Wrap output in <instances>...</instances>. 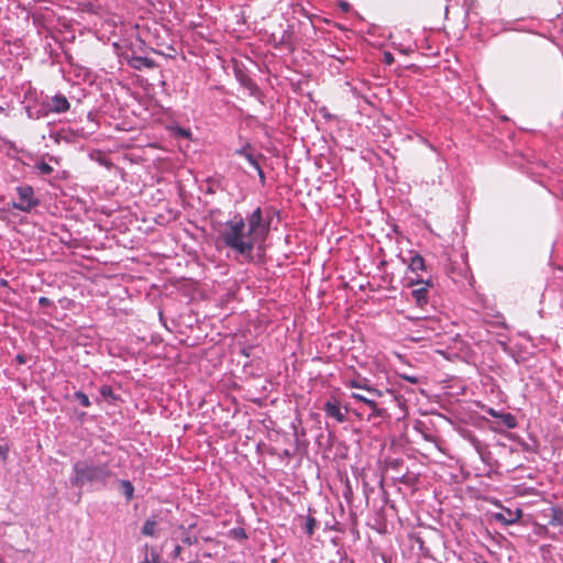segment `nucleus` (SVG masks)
<instances>
[{
    "mask_svg": "<svg viewBox=\"0 0 563 563\" xmlns=\"http://www.w3.org/2000/svg\"><path fill=\"white\" fill-rule=\"evenodd\" d=\"M352 397H353L354 399H356L357 401H362V402H364V404H366V401H368V399H369V398H367V397H365V396H363V395H361V394H358V393H353V394H352Z\"/></svg>",
    "mask_w": 563,
    "mask_h": 563,
    "instance_id": "nucleus-24",
    "label": "nucleus"
},
{
    "mask_svg": "<svg viewBox=\"0 0 563 563\" xmlns=\"http://www.w3.org/2000/svg\"><path fill=\"white\" fill-rule=\"evenodd\" d=\"M365 405H367L372 410L367 420H372L375 417H383L386 412L384 409L378 407L377 402L374 399H368V401H366Z\"/></svg>",
    "mask_w": 563,
    "mask_h": 563,
    "instance_id": "nucleus-13",
    "label": "nucleus"
},
{
    "mask_svg": "<svg viewBox=\"0 0 563 563\" xmlns=\"http://www.w3.org/2000/svg\"><path fill=\"white\" fill-rule=\"evenodd\" d=\"M36 168L42 175H49L53 173V167L44 161L36 164Z\"/></svg>",
    "mask_w": 563,
    "mask_h": 563,
    "instance_id": "nucleus-20",
    "label": "nucleus"
},
{
    "mask_svg": "<svg viewBox=\"0 0 563 563\" xmlns=\"http://www.w3.org/2000/svg\"><path fill=\"white\" fill-rule=\"evenodd\" d=\"M183 542L188 544V545H191V544H195L197 542V538L196 537H190V536H187L183 539Z\"/></svg>",
    "mask_w": 563,
    "mask_h": 563,
    "instance_id": "nucleus-26",
    "label": "nucleus"
},
{
    "mask_svg": "<svg viewBox=\"0 0 563 563\" xmlns=\"http://www.w3.org/2000/svg\"><path fill=\"white\" fill-rule=\"evenodd\" d=\"M100 394L104 397V398H108V397H112L113 396V391L111 389V387L109 386H102L101 389H100Z\"/></svg>",
    "mask_w": 563,
    "mask_h": 563,
    "instance_id": "nucleus-22",
    "label": "nucleus"
},
{
    "mask_svg": "<svg viewBox=\"0 0 563 563\" xmlns=\"http://www.w3.org/2000/svg\"><path fill=\"white\" fill-rule=\"evenodd\" d=\"M229 534L231 538L239 540V541H244L249 538L245 530L240 527L231 529L229 531Z\"/></svg>",
    "mask_w": 563,
    "mask_h": 563,
    "instance_id": "nucleus-17",
    "label": "nucleus"
},
{
    "mask_svg": "<svg viewBox=\"0 0 563 563\" xmlns=\"http://www.w3.org/2000/svg\"><path fill=\"white\" fill-rule=\"evenodd\" d=\"M402 378L408 380L411 384H417L418 383V378L416 376L402 375Z\"/></svg>",
    "mask_w": 563,
    "mask_h": 563,
    "instance_id": "nucleus-30",
    "label": "nucleus"
},
{
    "mask_svg": "<svg viewBox=\"0 0 563 563\" xmlns=\"http://www.w3.org/2000/svg\"><path fill=\"white\" fill-rule=\"evenodd\" d=\"M323 410L327 413V416L333 418L339 423H343L347 420V408L345 407V411L343 412L341 409L340 401L335 398H333L332 400H328L323 406Z\"/></svg>",
    "mask_w": 563,
    "mask_h": 563,
    "instance_id": "nucleus-6",
    "label": "nucleus"
},
{
    "mask_svg": "<svg viewBox=\"0 0 563 563\" xmlns=\"http://www.w3.org/2000/svg\"><path fill=\"white\" fill-rule=\"evenodd\" d=\"M0 563H4V561L2 560V558L0 556Z\"/></svg>",
    "mask_w": 563,
    "mask_h": 563,
    "instance_id": "nucleus-33",
    "label": "nucleus"
},
{
    "mask_svg": "<svg viewBox=\"0 0 563 563\" xmlns=\"http://www.w3.org/2000/svg\"><path fill=\"white\" fill-rule=\"evenodd\" d=\"M407 286H419L411 291V296L418 307L422 308L429 302V288L432 287L430 280H410Z\"/></svg>",
    "mask_w": 563,
    "mask_h": 563,
    "instance_id": "nucleus-5",
    "label": "nucleus"
},
{
    "mask_svg": "<svg viewBox=\"0 0 563 563\" xmlns=\"http://www.w3.org/2000/svg\"><path fill=\"white\" fill-rule=\"evenodd\" d=\"M8 452H9V449L4 445H1L0 444V457L5 461L7 457H8Z\"/></svg>",
    "mask_w": 563,
    "mask_h": 563,
    "instance_id": "nucleus-25",
    "label": "nucleus"
},
{
    "mask_svg": "<svg viewBox=\"0 0 563 563\" xmlns=\"http://www.w3.org/2000/svg\"><path fill=\"white\" fill-rule=\"evenodd\" d=\"M498 419L508 428L514 429L517 427V419L510 412H504L498 415Z\"/></svg>",
    "mask_w": 563,
    "mask_h": 563,
    "instance_id": "nucleus-14",
    "label": "nucleus"
},
{
    "mask_svg": "<svg viewBox=\"0 0 563 563\" xmlns=\"http://www.w3.org/2000/svg\"><path fill=\"white\" fill-rule=\"evenodd\" d=\"M394 56L391 53H385L384 54V62L387 64V65H390L394 63Z\"/></svg>",
    "mask_w": 563,
    "mask_h": 563,
    "instance_id": "nucleus-27",
    "label": "nucleus"
},
{
    "mask_svg": "<svg viewBox=\"0 0 563 563\" xmlns=\"http://www.w3.org/2000/svg\"><path fill=\"white\" fill-rule=\"evenodd\" d=\"M235 154L239 155V156H242L244 157L249 164L253 167H257L258 165V162L257 159L254 157L253 155V150H252V146L250 144H246L245 146H243L242 148L240 150H236L235 151Z\"/></svg>",
    "mask_w": 563,
    "mask_h": 563,
    "instance_id": "nucleus-11",
    "label": "nucleus"
},
{
    "mask_svg": "<svg viewBox=\"0 0 563 563\" xmlns=\"http://www.w3.org/2000/svg\"><path fill=\"white\" fill-rule=\"evenodd\" d=\"M122 493L125 496L126 500L130 501L133 498L134 487L130 481L122 479L120 482Z\"/></svg>",
    "mask_w": 563,
    "mask_h": 563,
    "instance_id": "nucleus-16",
    "label": "nucleus"
},
{
    "mask_svg": "<svg viewBox=\"0 0 563 563\" xmlns=\"http://www.w3.org/2000/svg\"><path fill=\"white\" fill-rule=\"evenodd\" d=\"M260 176V179L262 181V184L265 183V174L263 172V169L261 168L260 164L257 165V167H254Z\"/></svg>",
    "mask_w": 563,
    "mask_h": 563,
    "instance_id": "nucleus-28",
    "label": "nucleus"
},
{
    "mask_svg": "<svg viewBox=\"0 0 563 563\" xmlns=\"http://www.w3.org/2000/svg\"><path fill=\"white\" fill-rule=\"evenodd\" d=\"M70 103L64 95H55L49 103V110L55 113H64L68 111Z\"/></svg>",
    "mask_w": 563,
    "mask_h": 563,
    "instance_id": "nucleus-8",
    "label": "nucleus"
},
{
    "mask_svg": "<svg viewBox=\"0 0 563 563\" xmlns=\"http://www.w3.org/2000/svg\"><path fill=\"white\" fill-rule=\"evenodd\" d=\"M16 360L19 363H24V357L22 355H18Z\"/></svg>",
    "mask_w": 563,
    "mask_h": 563,
    "instance_id": "nucleus-32",
    "label": "nucleus"
},
{
    "mask_svg": "<svg viewBox=\"0 0 563 563\" xmlns=\"http://www.w3.org/2000/svg\"><path fill=\"white\" fill-rule=\"evenodd\" d=\"M522 517V510L517 508L511 510L509 508H503L499 512L495 514V519L504 525H512L519 521Z\"/></svg>",
    "mask_w": 563,
    "mask_h": 563,
    "instance_id": "nucleus-7",
    "label": "nucleus"
},
{
    "mask_svg": "<svg viewBox=\"0 0 563 563\" xmlns=\"http://www.w3.org/2000/svg\"><path fill=\"white\" fill-rule=\"evenodd\" d=\"M316 526H317V520H316L313 517L308 516V517L306 518L305 529H306V532H307L309 536H312V534H313Z\"/></svg>",
    "mask_w": 563,
    "mask_h": 563,
    "instance_id": "nucleus-18",
    "label": "nucleus"
},
{
    "mask_svg": "<svg viewBox=\"0 0 563 563\" xmlns=\"http://www.w3.org/2000/svg\"><path fill=\"white\" fill-rule=\"evenodd\" d=\"M410 320L417 322L419 329L416 331L417 335L412 338L413 341L427 340L430 339L432 334L440 333V322L435 319L430 318H409Z\"/></svg>",
    "mask_w": 563,
    "mask_h": 563,
    "instance_id": "nucleus-4",
    "label": "nucleus"
},
{
    "mask_svg": "<svg viewBox=\"0 0 563 563\" xmlns=\"http://www.w3.org/2000/svg\"><path fill=\"white\" fill-rule=\"evenodd\" d=\"M75 398L79 401V404L82 406V407H90V400H89V397L82 393V391H77L75 393Z\"/></svg>",
    "mask_w": 563,
    "mask_h": 563,
    "instance_id": "nucleus-19",
    "label": "nucleus"
},
{
    "mask_svg": "<svg viewBox=\"0 0 563 563\" xmlns=\"http://www.w3.org/2000/svg\"><path fill=\"white\" fill-rule=\"evenodd\" d=\"M365 382H366V379H362V380L351 379V380H347L345 384H346V386H350L352 388L365 389L368 394H371L373 396H376V397L382 396L380 390L366 385Z\"/></svg>",
    "mask_w": 563,
    "mask_h": 563,
    "instance_id": "nucleus-10",
    "label": "nucleus"
},
{
    "mask_svg": "<svg viewBox=\"0 0 563 563\" xmlns=\"http://www.w3.org/2000/svg\"><path fill=\"white\" fill-rule=\"evenodd\" d=\"M409 269L412 272L424 271V258L419 254L413 255L409 263Z\"/></svg>",
    "mask_w": 563,
    "mask_h": 563,
    "instance_id": "nucleus-12",
    "label": "nucleus"
},
{
    "mask_svg": "<svg viewBox=\"0 0 563 563\" xmlns=\"http://www.w3.org/2000/svg\"><path fill=\"white\" fill-rule=\"evenodd\" d=\"M38 303L43 307L49 306L52 301L47 297H41Z\"/></svg>",
    "mask_w": 563,
    "mask_h": 563,
    "instance_id": "nucleus-29",
    "label": "nucleus"
},
{
    "mask_svg": "<svg viewBox=\"0 0 563 563\" xmlns=\"http://www.w3.org/2000/svg\"><path fill=\"white\" fill-rule=\"evenodd\" d=\"M156 525H157V522L154 519V517L148 518L142 528V534L147 536V537H154Z\"/></svg>",
    "mask_w": 563,
    "mask_h": 563,
    "instance_id": "nucleus-15",
    "label": "nucleus"
},
{
    "mask_svg": "<svg viewBox=\"0 0 563 563\" xmlns=\"http://www.w3.org/2000/svg\"><path fill=\"white\" fill-rule=\"evenodd\" d=\"M75 476L71 479L74 486H82L85 483L102 482L109 475L107 465H91L87 462H78L74 465Z\"/></svg>",
    "mask_w": 563,
    "mask_h": 563,
    "instance_id": "nucleus-2",
    "label": "nucleus"
},
{
    "mask_svg": "<svg viewBox=\"0 0 563 563\" xmlns=\"http://www.w3.org/2000/svg\"><path fill=\"white\" fill-rule=\"evenodd\" d=\"M549 517L548 523L552 527H563V510L559 507L549 508V514L545 515Z\"/></svg>",
    "mask_w": 563,
    "mask_h": 563,
    "instance_id": "nucleus-9",
    "label": "nucleus"
},
{
    "mask_svg": "<svg viewBox=\"0 0 563 563\" xmlns=\"http://www.w3.org/2000/svg\"><path fill=\"white\" fill-rule=\"evenodd\" d=\"M489 413H490V416L496 417V418H498V415H499V413H498L497 411H495L494 409H490V410H489Z\"/></svg>",
    "mask_w": 563,
    "mask_h": 563,
    "instance_id": "nucleus-31",
    "label": "nucleus"
},
{
    "mask_svg": "<svg viewBox=\"0 0 563 563\" xmlns=\"http://www.w3.org/2000/svg\"><path fill=\"white\" fill-rule=\"evenodd\" d=\"M181 550L180 545H176L170 554L172 559L177 560L181 554Z\"/></svg>",
    "mask_w": 563,
    "mask_h": 563,
    "instance_id": "nucleus-23",
    "label": "nucleus"
},
{
    "mask_svg": "<svg viewBox=\"0 0 563 563\" xmlns=\"http://www.w3.org/2000/svg\"><path fill=\"white\" fill-rule=\"evenodd\" d=\"M267 232L268 224L263 221L262 209L257 207L246 219L238 214L227 221L219 238L227 247L252 257L255 244L263 241Z\"/></svg>",
    "mask_w": 563,
    "mask_h": 563,
    "instance_id": "nucleus-1",
    "label": "nucleus"
},
{
    "mask_svg": "<svg viewBox=\"0 0 563 563\" xmlns=\"http://www.w3.org/2000/svg\"><path fill=\"white\" fill-rule=\"evenodd\" d=\"M413 540V542L418 545V549L421 551V552H424L427 551V549L424 548V541L422 540L421 537L419 536H413L411 538Z\"/></svg>",
    "mask_w": 563,
    "mask_h": 563,
    "instance_id": "nucleus-21",
    "label": "nucleus"
},
{
    "mask_svg": "<svg viewBox=\"0 0 563 563\" xmlns=\"http://www.w3.org/2000/svg\"><path fill=\"white\" fill-rule=\"evenodd\" d=\"M16 194L19 201L12 202V208L16 210L30 212L33 208L40 205V200L35 197L34 189L30 185L19 186L16 188Z\"/></svg>",
    "mask_w": 563,
    "mask_h": 563,
    "instance_id": "nucleus-3",
    "label": "nucleus"
}]
</instances>
